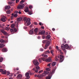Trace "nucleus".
<instances>
[{
    "label": "nucleus",
    "instance_id": "obj_1",
    "mask_svg": "<svg viewBox=\"0 0 79 79\" xmlns=\"http://www.w3.org/2000/svg\"><path fill=\"white\" fill-rule=\"evenodd\" d=\"M33 64H35V66H36L34 67L33 69V70L35 71L36 73H38V71H39L40 69L39 66H38L39 64V63L38 60H34L33 61Z\"/></svg>",
    "mask_w": 79,
    "mask_h": 79
},
{
    "label": "nucleus",
    "instance_id": "obj_2",
    "mask_svg": "<svg viewBox=\"0 0 79 79\" xmlns=\"http://www.w3.org/2000/svg\"><path fill=\"white\" fill-rule=\"evenodd\" d=\"M41 56H43V58H41V59L43 60V61H46V62H52V59L50 58H49L48 59H46V58H47L48 57V56L46 55H44V54H43L41 55Z\"/></svg>",
    "mask_w": 79,
    "mask_h": 79
},
{
    "label": "nucleus",
    "instance_id": "obj_3",
    "mask_svg": "<svg viewBox=\"0 0 79 79\" xmlns=\"http://www.w3.org/2000/svg\"><path fill=\"white\" fill-rule=\"evenodd\" d=\"M71 46H69L67 44H65V45L64 44H62L61 46V48L64 51L65 50V49L70 50L71 48Z\"/></svg>",
    "mask_w": 79,
    "mask_h": 79
},
{
    "label": "nucleus",
    "instance_id": "obj_4",
    "mask_svg": "<svg viewBox=\"0 0 79 79\" xmlns=\"http://www.w3.org/2000/svg\"><path fill=\"white\" fill-rule=\"evenodd\" d=\"M55 60L58 61L59 60H60L59 62H62L64 60V56L61 55L58 56H56L55 57Z\"/></svg>",
    "mask_w": 79,
    "mask_h": 79
},
{
    "label": "nucleus",
    "instance_id": "obj_5",
    "mask_svg": "<svg viewBox=\"0 0 79 79\" xmlns=\"http://www.w3.org/2000/svg\"><path fill=\"white\" fill-rule=\"evenodd\" d=\"M23 19H24V22L26 21L25 23H24V25L26 26H28L30 25V24H31V22H30V19L29 18H28L27 19L26 17H24L23 18Z\"/></svg>",
    "mask_w": 79,
    "mask_h": 79
},
{
    "label": "nucleus",
    "instance_id": "obj_6",
    "mask_svg": "<svg viewBox=\"0 0 79 79\" xmlns=\"http://www.w3.org/2000/svg\"><path fill=\"white\" fill-rule=\"evenodd\" d=\"M43 43H46V46H47V45H49L50 42L49 41H48V40H43L42 41Z\"/></svg>",
    "mask_w": 79,
    "mask_h": 79
},
{
    "label": "nucleus",
    "instance_id": "obj_7",
    "mask_svg": "<svg viewBox=\"0 0 79 79\" xmlns=\"http://www.w3.org/2000/svg\"><path fill=\"white\" fill-rule=\"evenodd\" d=\"M0 31L4 34L5 35H8V33L6 32L3 29L0 30Z\"/></svg>",
    "mask_w": 79,
    "mask_h": 79
},
{
    "label": "nucleus",
    "instance_id": "obj_8",
    "mask_svg": "<svg viewBox=\"0 0 79 79\" xmlns=\"http://www.w3.org/2000/svg\"><path fill=\"white\" fill-rule=\"evenodd\" d=\"M24 7V4H22L19 5L18 7H17V8H18V9H21V8H23Z\"/></svg>",
    "mask_w": 79,
    "mask_h": 79
},
{
    "label": "nucleus",
    "instance_id": "obj_9",
    "mask_svg": "<svg viewBox=\"0 0 79 79\" xmlns=\"http://www.w3.org/2000/svg\"><path fill=\"white\" fill-rule=\"evenodd\" d=\"M38 29L37 28H35L34 30V33L35 35H38L37 33L38 32Z\"/></svg>",
    "mask_w": 79,
    "mask_h": 79
},
{
    "label": "nucleus",
    "instance_id": "obj_10",
    "mask_svg": "<svg viewBox=\"0 0 79 79\" xmlns=\"http://www.w3.org/2000/svg\"><path fill=\"white\" fill-rule=\"evenodd\" d=\"M52 75V73L50 74H48V76L46 77V79H51Z\"/></svg>",
    "mask_w": 79,
    "mask_h": 79
},
{
    "label": "nucleus",
    "instance_id": "obj_11",
    "mask_svg": "<svg viewBox=\"0 0 79 79\" xmlns=\"http://www.w3.org/2000/svg\"><path fill=\"white\" fill-rule=\"evenodd\" d=\"M31 73L30 71L28 72L27 73H25V77H28L29 76V75H31Z\"/></svg>",
    "mask_w": 79,
    "mask_h": 79
},
{
    "label": "nucleus",
    "instance_id": "obj_12",
    "mask_svg": "<svg viewBox=\"0 0 79 79\" xmlns=\"http://www.w3.org/2000/svg\"><path fill=\"white\" fill-rule=\"evenodd\" d=\"M45 31H42L40 32H39V35H45Z\"/></svg>",
    "mask_w": 79,
    "mask_h": 79
},
{
    "label": "nucleus",
    "instance_id": "obj_13",
    "mask_svg": "<svg viewBox=\"0 0 79 79\" xmlns=\"http://www.w3.org/2000/svg\"><path fill=\"white\" fill-rule=\"evenodd\" d=\"M23 19V17H21L18 18H17V21L19 22L22 20Z\"/></svg>",
    "mask_w": 79,
    "mask_h": 79
},
{
    "label": "nucleus",
    "instance_id": "obj_14",
    "mask_svg": "<svg viewBox=\"0 0 79 79\" xmlns=\"http://www.w3.org/2000/svg\"><path fill=\"white\" fill-rule=\"evenodd\" d=\"M22 77V75L21 74H19L18 75H17V79H20Z\"/></svg>",
    "mask_w": 79,
    "mask_h": 79
},
{
    "label": "nucleus",
    "instance_id": "obj_15",
    "mask_svg": "<svg viewBox=\"0 0 79 79\" xmlns=\"http://www.w3.org/2000/svg\"><path fill=\"white\" fill-rule=\"evenodd\" d=\"M29 11V10L28 8V7H26L25 9V10H24V11L26 13H27Z\"/></svg>",
    "mask_w": 79,
    "mask_h": 79
},
{
    "label": "nucleus",
    "instance_id": "obj_16",
    "mask_svg": "<svg viewBox=\"0 0 79 79\" xmlns=\"http://www.w3.org/2000/svg\"><path fill=\"white\" fill-rule=\"evenodd\" d=\"M29 34L30 35H32L33 34V30L31 29L30 30V31H29Z\"/></svg>",
    "mask_w": 79,
    "mask_h": 79
},
{
    "label": "nucleus",
    "instance_id": "obj_17",
    "mask_svg": "<svg viewBox=\"0 0 79 79\" xmlns=\"http://www.w3.org/2000/svg\"><path fill=\"white\" fill-rule=\"evenodd\" d=\"M5 46V45L3 44H1L0 43V48H2L4 47Z\"/></svg>",
    "mask_w": 79,
    "mask_h": 79
},
{
    "label": "nucleus",
    "instance_id": "obj_18",
    "mask_svg": "<svg viewBox=\"0 0 79 79\" xmlns=\"http://www.w3.org/2000/svg\"><path fill=\"white\" fill-rule=\"evenodd\" d=\"M2 51L5 52H6L7 51V49L6 48H2Z\"/></svg>",
    "mask_w": 79,
    "mask_h": 79
},
{
    "label": "nucleus",
    "instance_id": "obj_19",
    "mask_svg": "<svg viewBox=\"0 0 79 79\" xmlns=\"http://www.w3.org/2000/svg\"><path fill=\"white\" fill-rule=\"evenodd\" d=\"M37 77L39 78H42L43 77V76L42 74H38V75H37Z\"/></svg>",
    "mask_w": 79,
    "mask_h": 79
},
{
    "label": "nucleus",
    "instance_id": "obj_20",
    "mask_svg": "<svg viewBox=\"0 0 79 79\" xmlns=\"http://www.w3.org/2000/svg\"><path fill=\"white\" fill-rule=\"evenodd\" d=\"M55 72V70H53L52 71V72H51L50 73H49L48 75H50L51 73L52 74V75Z\"/></svg>",
    "mask_w": 79,
    "mask_h": 79
},
{
    "label": "nucleus",
    "instance_id": "obj_21",
    "mask_svg": "<svg viewBox=\"0 0 79 79\" xmlns=\"http://www.w3.org/2000/svg\"><path fill=\"white\" fill-rule=\"evenodd\" d=\"M10 8V6H6V10H8Z\"/></svg>",
    "mask_w": 79,
    "mask_h": 79
},
{
    "label": "nucleus",
    "instance_id": "obj_22",
    "mask_svg": "<svg viewBox=\"0 0 79 79\" xmlns=\"http://www.w3.org/2000/svg\"><path fill=\"white\" fill-rule=\"evenodd\" d=\"M51 38V36L49 35H48L46 37V39L47 40H49L50 38Z\"/></svg>",
    "mask_w": 79,
    "mask_h": 79
},
{
    "label": "nucleus",
    "instance_id": "obj_23",
    "mask_svg": "<svg viewBox=\"0 0 79 79\" xmlns=\"http://www.w3.org/2000/svg\"><path fill=\"white\" fill-rule=\"evenodd\" d=\"M53 50H51V51H50V53H51V54H52V56H54V53H53Z\"/></svg>",
    "mask_w": 79,
    "mask_h": 79
},
{
    "label": "nucleus",
    "instance_id": "obj_24",
    "mask_svg": "<svg viewBox=\"0 0 79 79\" xmlns=\"http://www.w3.org/2000/svg\"><path fill=\"white\" fill-rule=\"evenodd\" d=\"M56 63L55 62H53V63H52L51 64L52 66L53 67L54 66L56 65Z\"/></svg>",
    "mask_w": 79,
    "mask_h": 79
},
{
    "label": "nucleus",
    "instance_id": "obj_25",
    "mask_svg": "<svg viewBox=\"0 0 79 79\" xmlns=\"http://www.w3.org/2000/svg\"><path fill=\"white\" fill-rule=\"evenodd\" d=\"M2 74H6V71L5 70L4 71L2 72Z\"/></svg>",
    "mask_w": 79,
    "mask_h": 79
},
{
    "label": "nucleus",
    "instance_id": "obj_26",
    "mask_svg": "<svg viewBox=\"0 0 79 79\" xmlns=\"http://www.w3.org/2000/svg\"><path fill=\"white\" fill-rule=\"evenodd\" d=\"M5 41L3 39H2L0 40V42L1 43H4Z\"/></svg>",
    "mask_w": 79,
    "mask_h": 79
},
{
    "label": "nucleus",
    "instance_id": "obj_27",
    "mask_svg": "<svg viewBox=\"0 0 79 79\" xmlns=\"http://www.w3.org/2000/svg\"><path fill=\"white\" fill-rule=\"evenodd\" d=\"M1 20L3 22H5L6 21V19L4 18H2L1 19Z\"/></svg>",
    "mask_w": 79,
    "mask_h": 79
},
{
    "label": "nucleus",
    "instance_id": "obj_28",
    "mask_svg": "<svg viewBox=\"0 0 79 79\" xmlns=\"http://www.w3.org/2000/svg\"><path fill=\"white\" fill-rule=\"evenodd\" d=\"M29 15H31L32 14V11L31 10L29 11L28 12Z\"/></svg>",
    "mask_w": 79,
    "mask_h": 79
},
{
    "label": "nucleus",
    "instance_id": "obj_29",
    "mask_svg": "<svg viewBox=\"0 0 79 79\" xmlns=\"http://www.w3.org/2000/svg\"><path fill=\"white\" fill-rule=\"evenodd\" d=\"M12 30H13L15 32H16L17 31V30L16 29V28L15 27H14L13 28V29H12Z\"/></svg>",
    "mask_w": 79,
    "mask_h": 79
},
{
    "label": "nucleus",
    "instance_id": "obj_30",
    "mask_svg": "<svg viewBox=\"0 0 79 79\" xmlns=\"http://www.w3.org/2000/svg\"><path fill=\"white\" fill-rule=\"evenodd\" d=\"M63 43H64V44H66V41L65 40V39L64 38H63Z\"/></svg>",
    "mask_w": 79,
    "mask_h": 79
},
{
    "label": "nucleus",
    "instance_id": "obj_31",
    "mask_svg": "<svg viewBox=\"0 0 79 79\" xmlns=\"http://www.w3.org/2000/svg\"><path fill=\"white\" fill-rule=\"evenodd\" d=\"M47 53H50V51L49 50H48L47 51L45 52L44 53L45 54H47Z\"/></svg>",
    "mask_w": 79,
    "mask_h": 79
},
{
    "label": "nucleus",
    "instance_id": "obj_32",
    "mask_svg": "<svg viewBox=\"0 0 79 79\" xmlns=\"http://www.w3.org/2000/svg\"><path fill=\"white\" fill-rule=\"evenodd\" d=\"M10 32H11V33H12V34H13V32H14V31H13V30L12 29H11L10 30Z\"/></svg>",
    "mask_w": 79,
    "mask_h": 79
},
{
    "label": "nucleus",
    "instance_id": "obj_33",
    "mask_svg": "<svg viewBox=\"0 0 79 79\" xmlns=\"http://www.w3.org/2000/svg\"><path fill=\"white\" fill-rule=\"evenodd\" d=\"M15 26V25L14 24H12V25H11V27L12 28H14Z\"/></svg>",
    "mask_w": 79,
    "mask_h": 79
},
{
    "label": "nucleus",
    "instance_id": "obj_34",
    "mask_svg": "<svg viewBox=\"0 0 79 79\" xmlns=\"http://www.w3.org/2000/svg\"><path fill=\"white\" fill-rule=\"evenodd\" d=\"M44 73L46 74H48V73H49V72L47 71H44Z\"/></svg>",
    "mask_w": 79,
    "mask_h": 79
},
{
    "label": "nucleus",
    "instance_id": "obj_35",
    "mask_svg": "<svg viewBox=\"0 0 79 79\" xmlns=\"http://www.w3.org/2000/svg\"><path fill=\"white\" fill-rule=\"evenodd\" d=\"M3 58H0V63L3 61Z\"/></svg>",
    "mask_w": 79,
    "mask_h": 79
},
{
    "label": "nucleus",
    "instance_id": "obj_36",
    "mask_svg": "<svg viewBox=\"0 0 79 79\" xmlns=\"http://www.w3.org/2000/svg\"><path fill=\"white\" fill-rule=\"evenodd\" d=\"M7 14H10V10H7Z\"/></svg>",
    "mask_w": 79,
    "mask_h": 79
},
{
    "label": "nucleus",
    "instance_id": "obj_37",
    "mask_svg": "<svg viewBox=\"0 0 79 79\" xmlns=\"http://www.w3.org/2000/svg\"><path fill=\"white\" fill-rule=\"evenodd\" d=\"M39 25H40V26H43V24L41 22H40V23H39Z\"/></svg>",
    "mask_w": 79,
    "mask_h": 79
},
{
    "label": "nucleus",
    "instance_id": "obj_38",
    "mask_svg": "<svg viewBox=\"0 0 79 79\" xmlns=\"http://www.w3.org/2000/svg\"><path fill=\"white\" fill-rule=\"evenodd\" d=\"M48 46H49V45H47V46H46V45H45V46L44 47V49H47V47H48Z\"/></svg>",
    "mask_w": 79,
    "mask_h": 79
},
{
    "label": "nucleus",
    "instance_id": "obj_39",
    "mask_svg": "<svg viewBox=\"0 0 79 79\" xmlns=\"http://www.w3.org/2000/svg\"><path fill=\"white\" fill-rule=\"evenodd\" d=\"M47 74L44 73H42V74L43 76H46V75H47Z\"/></svg>",
    "mask_w": 79,
    "mask_h": 79
},
{
    "label": "nucleus",
    "instance_id": "obj_40",
    "mask_svg": "<svg viewBox=\"0 0 79 79\" xmlns=\"http://www.w3.org/2000/svg\"><path fill=\"white\" fill-rule=\"evenodd\" d=\"M46 71H49L50 70V69L49 68H47L46 69Z\"/></svg>",
    "mask_w": 79,
    "mask_h": 79
},
{
    "label": "nucleus",
    "instance_id": "obj_41",
    "mask_svg": "<svg viewBox=\"0 0 79 79\" xmlns=\"http://www.w3.org/2000/svg\"><path fill=\"white\" fill-rule=\"evenodd\" d=\"M8 4L10 5H11L13 4V2L11 1L9 2H8Z\"/></svg>",
    "mask_w": 79,
    "mask_h": 79
},
{
    "label": "nucleus",
    "instance_id": "obj_42",
    "mask_svg": "<svg viewBox=\"0 0 79 79\" xmlns=\"http://www.w3.org/2000/svg\"><path fill=\"white\" fill-rule=\"evenodd\" d=\"M10 29V28L9 27H6V30L7 31L9 30Z\"/></svg>",
    "mask_w": 79,
    "mask_h": 79
},
{
    "label": "nucleus",
    "instance_id": "obj_43",
    "mask_svg": "<svg viewBox=\"0 0 79 79\" xmlns=\"http://www.w3.org/2000/svg\"><path fill=\"white\" fill-rule=\"evenodd\" d=\"M14 16L16 17L17 16H18V15L17 14H15L14 15Z\"/></svg>",
    "mask_w": 79,
    "mask_h": 79
},
{
    "label": "nucleus",
    "instance_id": "obj_44",
    "mask_svg": "<svg viewBox=\"0 0 79 79\" xmlns=\"http://www.w3.org/2000/svg\"><path fill=\"white\" fill-rule=\"evenodd\" d=\"M18 13V11H15V12H14V14H17Z\"/></svg>",
    "mask_w": 79,
    "mask_h": 79
},
{
    "label": "nucleus",
    "instance_id": "obj_45",
    "mask_svg": "<svg viewBox=\"0 0 79 79\" xmlns=\"http://www.w3.org/2000/svg\"><path fill=\"white\" fill-rule=\"evenodd\" d=\"M42 72H43V70H41V71H39V74L41 73H42Z\"/></svg>",
    "mask_w": 79,
    "mask_h": 79
},
{
    "label": "nucleus",
    "instance_id": "obj_46",
    "mask_svg": "<svg viewBox=\"0 0 79 79\" xmlns=\"http://www.w3.org/2000/svg\"><path fill=\"white\" fill-rule=\"evenodd\" d=\"M25 2V0H22V1H21L20 2V3H23Z\"/></svg>",
    "mask_w": 79,
    "mask_h": 79
},
{
    "label": "nucleus",
    "instance_id": "obj_47",
    "mask_svg": "<svg viewBox=\"0 0 79 79\" xmlns=\"http://www.w3.org/2000/svg\"><path fill=\"white\" fill-rule=\"evenodd\" d=\"M32 8V6H29V8L30 9H31Z\"/></svg>",
    "mask_w": 79,
    "mask_h": 79
},
{
    "label": "nucleus",
    "instance_id": "obj_48",
    "mask_svg": "<svg viewBox=\"0 0 79 79\" xmlns=\"http://www.w3.org/2000/svg\"><path fill=\"white\" fill-rule=\"evenodd\" d=\"M10 74V73L9 72H7V75H9Z\"/></svg>",
    "mask_w": 79,
    "mask_h": 79
},
{
    "label": "nucleus",
    "instance_id": "obj_49",
    "mask_svg": "<svg viewBox=\"0 0 79 79\" xmlns=\"http://www.w3.org/2000/svg\"><path fill=\"white\" fill-rule=\"evenodd\" d=\"M18 13L19 14H21V12L20 10H19V12H18Z\"/></svg>",
    "mask_w": 79,
    "mask_h": 79
},
{
    "label": "nucleus",
    "instance_id": "obj_50",
    "mask_svg": "<svg viewBox=\"0 0 79 79\" xmlns=\"http://www.w3.org/2000/svg\"><path fill=\"white\" fill-rule=\"evenodd\" d=\"M56 48L57 50H59V47L58 46H56Z\"/></svg>",
    "mask_w": 79,
    "mask_h": 79
},
{
    "label": "nucleus",
    "instance_id": "obj_51",
    "mask_svg": "<svg viewBox=\"0 0 79 79\" xmlns=\"http://www.w3.org/2000/svg\"><path fill=\"white\" fill-rule=\"evenodd\" d=\"M19 2V0H16V3H17Z\"/></svg>",
    "mask_w": 79,
    "mask_h": 79
},
{
    "label": "nucleus",
    "instance_id": "obj_52",
    "mask_svg": "<svg viewBox=\"0 0 79 79\" xmlns=\"http://www.w3.org/2000/svg\"><path fill=\"white\" fill-rule=\"evenodd\" d=\"M34 24L35 25H37V22H34Z\"/></svg>",
    "mask_w": 79,
    "mask_h": 79
},
{
    "label": "nucleus",
    "instance_id": "obj_53",
    "mask_svg": "<svg viewBox=\"0 0 79 79\" xmlns=\"http://www.w3.org/2000/svg\"><path fill=\"white\" fill-rule=\"evenodd\" d=\"M3 69H0V72H3Z\"/></svg>",
    "mask_w": 79,
    "mask_h": 79
},
{
    "label": "nucleus",
    "instance_id": "obj_54",
    "mask_svg": "<svg viewBox=\"0 0 79 79\" xmlns=\"http://www.w3.org/2000/svg\"><path fill=\"white\" fill-rule=\"evenodd\" d=\"M44 51V49L43 48L40 49V51Z\"/></svg>",
    "mask_w": 79,
    "mask_h": 79
},
{
    "label": "nucleus",
    "instance_id": "obj_55",
    "mask_svg": "<svg viewBox=\"0 0 79 79\" xmlns=\"http://www.w3.org/2000/svg\"><path fill=\"white\" fill-rule=\"evenodd\" d=\"M19 70V68H16V70L18 71V70Z\"/></svg>",
    "mask_w": 79,
    "mask_h": 79
},
{
    "label": "nucleus",
    "instance_id": "obj_56",
    "mask_svg": "<svg viewBox=\"0 0 79 79\" xmlns=\"http://www.w3.org/2000/svg\"><path fill=\"white\" fill-rule=\"evenodd\" d=\"M41 28H42V29H44V26H41Z\"/></svg>",
    "mask_w": 79,
    "mask_h": 79
},
{
    "label": "nucleus",
    "instance_id": "obj_57",
    "mask_svg": "<svg viewBox=\"0 0 79 79\" xmlns=\"http://www.w3.org/2000/svg\"><path fill=\"white\" fill-rule=\"evenodd\" d=\"M45 38V36H42V38L43 39H44Z\"/></svg>",
    "mask_w": 79,
    "mask_h": 79
},
{
    "label": "nucleus",
    "instance_id": "obj_58",
    "mask_svg": "<svg viewBox=\"0 0 79 79\" xmlns=\"http://www.w3.org/2000/svg\"><path fill=\"white\" fill-rule=\"evenodd\" d=\"M51 63L48 64L47 65L48 66H50Z\"/></svg>",
    "mask_w": 79,
    "mask_h": 79
},
{
    "label": "nucleus",
    "instance_id": "obj_59",
    "mask_svg": "<svg viewBox=\"0 0 79 79\" xmlns=\"http://www.w3.org/2000/svg\"><path fill=\"white\" fill-rule=\"evenodd\" d=\"M37 38L38 39H40V36H38Z\"/></svg>",
    "mask_w": 79,
    "mask_h": 79
},
{
    "label": "nucleus",
    "instance_id": "obj_60",
    "mask_svg": "<svg viewBox=\"0 0 79 79\" xmlns=\"http://www.w3.org/2000/svg\"><path fill=\"white\" fill-rule=\"evenodd\" d=\"M13 19V16H12V17H11V20H12Z\"/></svg>",
    "mask_w": 79,
    "mask_h": 79
},
{
    "label": "nucleus",
    "instance_id": "obj_61",
    "mask_svg": "<svg viewBox=\"0 0 79 79\" xmlns=\"http://www.w3.org/2000/svg\"><path fill=\"white\" fill-rule=\"evenodd\" d=\"M58 51H59V52H61V50H60V49H58Z\"/></svg>",
    "mask_w": 79,
    "mask_h": 79
},
{
    "label": "nucleus",
    "instance_id": "obj_62",
    "mask_svg": "<svg viewBox=\"0 0 79 79\" xmlns=\"http://www.w3.org/2000/svg\"><path fill=\"white\" fill-rule=\"evenodd\" d=\"M27 28V27H24V29H26Z\"/></svg>",
    "mask_w": 79,
    "mask_h": 79
},
{
    "label": "nucleus",
    "instance_id": "obj_63",
    "mask_svg": "<svg viewBox=\"0 0 79 79\" xmlns=\"http://www.w3.org/2000/svg\"><path fill=\"white\" fill-rule=\"evenodd\" d=\"M49 49L50 50H51L52 49V48L51 47H50L49 48Z\"/></svg>",
    "mask_w": 79,
    "mask_h": 79
},
{
    "label": "nucleus",
    "instance_id": "obj_64",
    "mask_svg": "<svg viewBox=\"0 0 79 79\" xmlns=\"http://www.w3.org/2000/svg\"><path fill=\"white\" fill-rule=\"evenodd\" d=\"M52 30H53V31H55V29L53 28V29H52Z\"/></svg>",
    "mask_w": 79,
    "mask_h": 79
}]
</instances>
